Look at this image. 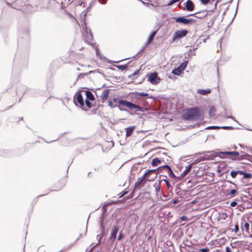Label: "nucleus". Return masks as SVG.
<instances>
[{
  "label": "nucleus",
  "mask_w": 252,
  "mask_h": 252,
  "mask_svg": "<svg viewBox=\"0 0 252 252\" xmlns=\"http://www.w3.org/2000/svg\"><path fill=\"white\" fill-rule=\"evenodd\" d=\"M238 194V189H232L228 191L227 190V195L229 196V198L233 197Z\"/></svg>",
  "instance_id": "25"
},
{
  "label": "nucleus",
  "mask_w": 252,
  "mask_h": 252,
  "mask_svg": "<svg viewBox=\"0 0 252 252\" xmlns=\"http://www.w3.org/2000/svg\"><path fill=\"white\" fill-rule=\"evenodd\" d=\"M122 106H123L117 105V107H118L119 109L121 111H126V112L128 113L129 114H130V115H139L138 113L131 112L127 109L125 108Z\"/></svg>",
  "instance_id": "26"
},
{
  "label": "nucleus",
  "mask_w": 252,
  "mask_h": 252,
  "mask_svg": "<svg viewBox=\"0 0 252 252\" xmlns=\"http://www.w3.org/2000/svg\"><path fill=\"white\" fill-rule=\"evenodd\" d=\"M163 167L164 168H166V169L167 170V175L170 179L176 178L177 176L174 174L171 167L168 164H164Z\"/></svg>",
  "instance_id": "16"
},
{
  "label": "nucleus",
  "mask_w": 252,
  "mask_h": 252,
  "mask_svg": "<svg viewBox=\"0 0 252 252\" xmlns=\"http://www.w3.org/2000/svg\"><path fill=\"white\" fill-rule=\"evenodd\" d=\"M141 183V182L137 180V181L134 184V189L137 191L138 189L139 188V186Z\"/></svg>",
  "instance_id": "58"
},
{
  "label": "nucleus",
  "mask_w": 252,
  "mask_h": 252,
  "mask_svg": "<svg viewBox=\"0 0 252 252\" xmlns=\"http://www.w3.org/2000/svg\"><path fill=\"white\" fill-rule=\"evenodd\" d=\"M147 176H148L147 178L146 179H145V181H148V182L152 181L156 179V178L157 176V174L156 173V175L154 176L151 177L150 179H149V178H150V174H148L147 175Z\"/></svg>",
  "instance_id": "52"
},
{
  "label": "nucleus",
  "mask_w": 252,
  "mask_h": 252,
  "mask_svg": "<svg viewBox=\"0 0 252 252\" xmlns=\"http://www.w3.org/2000/svg\"><path fill=\"white\" fill-rule=\"evenodd\" d=\"M128 96L131 98H136L139 99L142 98L143 96H146L147 98H150L152 99H155L156 97L153 95H150L148 93L144 92H138L137 91H135L133 92H131L128 94Z\"/></svg>",
  "instance_id": "8"
},
{
  "label": "nucleus",
  "mask_w": 252,
  "mask_h": 252,
  "mask_svg": "<svg viewBox=\"0 0 252 252\" xmlns=\"http://www.w3.org/2000/svg\"><path fill=\"white\" fill-rule=\"evenodd\" d=\"M249 227H250V224H249V223H248L247 222H245L244 224V225H243V222H242L241 229H242V231H244V228H245L246 231L247 232H248V231L249 230Z\"/></svg>",
  "instance_id": "41"
},
{
  "label": "nucleus",
  "mask_w": 252,
  "mask_h": 252,
  "mask_svg": "<svg viewBox=\"0 0 252 252\" xmlns=\"http://www.w3.org/2000/svg\"><path fill=\"white\" fill-rule=\"evenodd\" d=\"M145 46H143L142 47V48L140 50V51L136 55H135L134 56H133V57H132L131 58H128L130 59V58H135L136 56H137L141 52H144V50H145Z\"/></svg>",
  "instance_id": "61"
},
{
  "label": "nucleus",
  "mask_w": 252,
  "mask_h": 252,
  "mask_svg": "<svg viewBox=\"0 0 252 252\" xmlns=\"http://www.w3.org/2000/svg\"><path fill=\"white\" fill-rule=\"evenodd\" d=\"M160 26H159L157 28V29L156 30L153 31L150 34V35L148 36V38L150 39L151 40L152 39L153 37L155 36V35L158 32V31L160 29Z\"/></svg>",
  "instance_id": "38"
},
{
  "label": "nucleus",
  "mask_w": 252,
  "mask_h": 252,
  "mask_svg": "<svg viewBox=\"0 0 252 252\" xmlns=\"http://www.w3.org/2000/svg\"><path fill=\"white\" fill-rule=\"evenodd\" d=\"M242 170H232L230 173V175L232 178H235L238 175H241Z\"/></svg>",
  "instance_id": "27"
},
{
  "label": "nucleus",
  "mask_w": 252,
  "mask_h": 252,
  "mask_svg": "<svg viewBox=\"0 0 252 252\" xmlns=\"http://www.w3.org/2000/svg\"><path fill=\"white\" fill-rule=\"evenodd\" d=\"M129 109V111L131 112H132L133 110H135L136 113V111H140V112H145L146 111V108L141 107V106L135 104V103L131 102L130 103V104L129 105V107L128 108Z\"/></svg>",
  "instance_id": "14"
},
{
  "label": "nucleus",
  "mask_w": 252,
  "mask_h": 252,
  "mask_svg": "<svg viewBox=\"0 0 252 252\" xmlns=\"http://www.w3.org/2000/svg\"><path fill=\"white\" fill-rule=\"evenodd\" d=\"M201 4L207 5L210 2V0H199Z\"/></svg>",
  "instance_id": "63"
},
{
  "label": "nucleus",
  "mask_w": 252,
  "mask_h": 252,
  "mask_svg": "<svg viewBox=\"0 0 252 252\" xmlns=\"http://www.w3.org/2000/svg\"><path fill=\"white\" fill-rule=\"evenodd\" d=\"M160 183L157 184V183H156L153 186L155 188V191L157 194L160 190Z\"/></svg>",
  "instance_id": "45"
},
{
  "label": "nucleus",
  "mask_w": 252,
  "mask_h": 252,
  "mask_svg": "<svg viewBox=\"0 0 252 252\" xmlns=\"http://www.w3.org/2000/svg\"><path fill=\"white\" fill-rule=\"evenodd\" d=\"M136 191V190H135V189H133L129 195L124 197V198H123V200L124 201H126L128 199L132 198L133 197H134Z\"/></svg>",
  "instance_id": "36"
},
{
  "label": "nucleus",
  "mask_w": 252,
  "mask_h": 252,
  "mask_svg": "<svg viewBox=\"0 0 252 252\" xmlns=\"http://www.w3.org/2000/svg\"><path fill=\"white\" fill-rule=\"evenodd\" d=\"M136 126H131L127 127H126L125 129L126 132V137L131 136L134 130H135Z\"/></svg>",
  "instance_id": "19"
},
{
  "label": "nucleus",
  "mask_w": 252,
  "mask_h": 252,
  "mask_svg": "<svg viewBox=\"0 0 252 252\" xmlns=\"http://www.w3.org/2000/svg\"><path fill=\"white\" fill-rule=\"evenodd\" d=\"M107 203L104 204V205L102 207V213L100 214L99 217V219H107V216L108 215L107 210V208L105 207V205H107Z\"/></svg>",
  "instance_id": "20"
},
{
  "label": "nucleus",
  "mask_w": 252,
  "mask_h": 252,
  "mask_svg": "<svg viewBox=\"0 0 252 252\" xmlns=\"http://www.w3.org/2000/svg\"><path fill=\"white\" fill-rule=\"evenodd\" d=\"M217 4V3L216 2L215 4L214 7L212 9H211L209 10H204L200 11L195 12L194 13H192V14H189L188 15V16H194L195 18H198V19H202L203 18H205L206 16H207V15H208V12L214 11V9L216 7Z\"/></svg>",
  "instance_id": "10"
},
{
  "label": "nucleus",
  "mask_w": 252,
  "mask_h": 252,
  "mask_svg": "<svg viewBox=\"0 0 252 252\" xmlns=\"http://www.w3.org/2000/svg\"><path fill=\"white\" fill-rule=\"evenodd\" d=\"M95 72H99V73H101L100 71H99V69H97L96 70H90L89 71V72H86V73H81V75H84V76H88V75H90L92 73H94Z\"/></svg>",
  "instance_id": "43"
},
{
  "label": "nucleus",
  "mask_w": 252,
  "mask_h": 252,
  "mask_svg": "<svg viewBox=\"0 0 252 252\" xmlns=\"http://www.w3.org/2000/svg\"><path fill=\"white\" fill-rule=\"evenodd\" d=\"M240 153L242 154L240 155V154H239V156H236V157L230 158L231 159L233 160H243V159H247V158H251V157H250V155L247 154V153H245L242 151H241Z\"/></svg>",
  "instance_id": "15"
},
{
  "label": "nucleus",
  "mask_w": 252,
  "mask_h": 252,
  "mask_svg": "<svg viewBox=\"0 0 252 252\" xmlns=\"http://www.w3.org/2000/svg\"><path fill=\"white\" fill-rule=\"evenodd\" d=\"M128 191L126 189H125L122 192H121L119 194V198H121L124 196L125 195H126L128 193Z\"/></svg>",
  "instance_id": "48"
},
{
  "label": "nucleus",
  "mask_w": 252,
  "mask_h": 252,
  "mask_svg": "<svg viewBox=\"0 0 252 252\" xmlns=\"http://www.w3.org/2000/svg\"><path fill=\"white\" fill-rule=\"evenodd\" d=\"M192 167V164H189L188 166H186V168L183 173L181 174V176L182 177H184L190 171Z\"/></svg>",
  "instance_id": "35"
},
{
  "label": "nucleus",
  "mask_w": 252,
  "mask_h": 252,
  "mask_svg": "<svg viewBox=\"0 0 252 252\" xmlns=\"http://www.w3.org/2000/svg\"><path fill=\"white\" fill-rule=\"evenodd\" d=\"M129 58H126V59H123V60H120V61H111V60H110L109 59H108L107 58H106V59L105 60V62L107 63H119L123 61H124V60H127Z\"/></svg>",
  "instance_id": "46"
},
{
  "label": "nucleus",
  "mask_w": 252,
  "mask_h": 252,
  "mask_svg": "<svg viewBox=\"0 0 252 252\" xmlns=\"http://www.w3.org/2000/svg\"><path fill=\"white\" fill-rule=\"evenodd\" d=\"M225 117H226V118H228V119H232V120H233L234 122H235L236 123H237L239 125H240V126H242V125H241V124L238 122V121H237V120L235 119V118H234L233 116H231V115H227L225 116Z\"/></svg>",
  "instance_id": "55"
},
{
  "label": "nucleus",
  "mask_w": 252,
  "mask_h": 252,
  "mask_svg": "<svg viewBox=\"0 0 252 252\" xmlns=\"http://www.w3.org/2000/svg\"><path fill=\"white\" fill-rule=\"evenodd\" d=\"M238 201H239V199H235V200L232 201L230 203V206L231 207H235L238 204V202H237Z\"/></svg>",
  "instance_id": "57"
},
{
  "label": "nucleus",
  "mask_w": 252,
  "mask_h": 252,
  "mask_svg": "<svg viewBox=\"0 0 252 252\" xmlns=\"http://www.w3.org/2000/svg\"><path fill=\"white\" fill-rule=\"evenodd\" d=\"M188 63V61L186 60L182 63L177 67H175L172 70V73L173 75L179 76L186 69L187 64Z\"/></svg>",
  "instance_id": "11"
},
{
  "label": "nucleus",
  "mask_w": 252,
  "mask_h": 252,
  "mask_svg": "<svg viewBox=\"0 0 252 252\" xmlns=\"http://www.w3.org/2000/svg\"><path fill=\"white\" fill-rule=\"evenodd\" d=\"M99 227H109L108 225V222L107 219H99Z\"/></svg>",
  "instance_id": "32"
},
{
  "label": "nucleus",
  "mask_w": 252,
  "mask_h": 252,
  "mask_svg": "<svg viewBox=\"0 0 252 252\" xmlns=\"http://www.w3.org/2000/svg\"><path fill=\"white\" fill-rule=\"evenodd\" d=\"M147 175H148L147 174V173L145 172L144 173V174L143 175V176H142L141 177L138 178V180L140 181L142 183L143 181H144V180H145V179H146L145 178Z\"/></svg>",
  "instance_id": "59"
},
{
  "label": "nucleus",
  "mask_w": 252,
  "mask_h": 252,
  "mask_svg": "<svg viewBox=\"0 0 252 252\" xmlns=\"http://www.w3.org/2000/svg\"><path fill=\"white\" fill-rule=\"evenodd\" d=\"M18 46L19 48H24L27 51L29 49L30 36V31L27 28L20 29L18 32Z\"/></svg>",
  "instance_id": "4"
},
{
  "label": "nucleus",
  "mask_w": 252,
  "mask_h": 252,
  "mask_svg": "<svg viewBox=\"0 0 252 252\" xmlns=\"http://www.w3.org/2000/svg\"><path fill=\"white\" fill-rule=\"evenodd\" d=\"M243 243V241H236V242H233V243H230V246L232 248H234L236 247V244H239V245H242Z\"/></svg>",
  "instance_id": "47"
},
{
  "label": "nucleus",
  "mask_w": 252,
  "mask_h": 252,
  "mask_svg": "<svg viewBox=\"0 0 252 252\" xmlns=\"http://www.w3.org/2000/svg\"><path fill=\"white\" fill-rule=\"evenodd\" d=\"M65 184H66L65 180H64V179H63L60 180L59 181V182H58L59 189H57L51 190L50 191H57V190H59L60 189H62L65 186Z\"/></svg>",
  "instance_id": "31"
},
{
  "label": "nucleus",
  "mask_w": 252,
  "mask_h": 252,
  "mask_svg": "<svg viewBox=\"0 0 252 252\" xmlns=\"http://www.w3.org/2000/svg\"><path fill=\"white\" fill-rule=\"evenodd\" d=\"M110 91V89H105L103 90L102 94L101 95V98L102 99V102H104V101L107 99L108 97V95Z\"/></svg>",
  "instance_id": "21"
},
{
  "label": "nucleus",
  "mask_w": 252,
  "mask_h": 252,
  "mask_svg": "<svg viewBox=\"0 0 252 252\" xmlns=\"http://www.w3.org/2000/svg\"><path fill=\"white\" fill-rule=\"evenodd\" d=\"M161 181H162V182L163 181L165 182L169 191L172 192L173 188L171 185L169 180L167 178H163V179H161Z\"/></svg>",
  "instance_id": "24"
},
{
  "label": "nucleus",
  "mask_w": 252,
  "mask_h": 252,
  "mask_svg": "<svg viewBox=\"0 0 252 252\" xmlns=\"http://www.w3.org/2000/svg\"><path fill=\"white\" fill-rule=\"evenodd\" d=\"M92 46L93 47V48L95 49V54H96V56L97 57L99 54H100V52L99 51V49L97 47H95L94 46Z\"/></svg>",
  "instance_id": "64"
},
{
  "label": "nucleus",
  "mask_w": 252,
  "mask_h": 252,
  "mask_svg": "<svg viewBox=\"0 0 252 252\" xmlns=\"http://www.w3.org/2000/svg\"><path fill=\"white\" fill-rule=\"evenodd\" d=\"M204 117V111L197 106L187 108L181 115L182 119L186 121H202Z\"/></svg>",
  "instance_id": "2"
},
{
  "label": "nucleus",
  "mask_w": 252,
  "mask_h": 252,
  "mask_svg": "<svg viewBox=\"0 0 252 252\" xmlns=\"http://www.w3.org/2000/svg\"><path fill=\"white\" fill-rule=\"evenodd\" d=\"M216 111V108L214 106H212L210 107L209 111V115L210 117H213L215 115V112Z\"/></svg>",
  "instance_id": "37"
},
{
  "label": "nucleus",
  "mask_w": 252,
  "mask_h": 252,
  "mask_svg": "<svg viewBox=\"0 0 252 252\" xmlns=\"http://www.w3.org/2000/svg\"><path fill=\"white\" fill-rule=\"evenodd\" d=\"M184 5L188 11H192L195 9V4L191 0H187L184 3Z\"/></svg>",
  "instance_id": "13"
},
{
  "label": "nucleus",
  "mask_w": 252,
  "mask_h": 252,
  "mask_svg": "<svg viewBox=\"0 0 252 252\" xmlns=\"http://www.w3.org/2000/svg\"><path fill=\"white\" fill-rule=\"evenodd\" d=\"M91 101V100H90L85 99V102H84V103H85L87 107L88 108H90L93 107V104L90 102Z\"/></svg>",
  "instance_id": "54"
},
{
  "label": "nucleus",
  "mask_w": 252,
  "mask_h": 252,
  "mask_svg": "<svg viewBox=\"0 0 252 252\" xmlns=\"http://www.w3.org/2000/svg\"><path fill=\"white\" fill-rule=\"evenodd\" d=\"M99 229L100 231V234H102L104 236H107L109 230V227H102L101 226V227H99Z\"/></svg>",
  "instance_id": "30"
},
{
  "label": "nucleus",
  "mask_w": 252,
  "mask_h": 252,
  "mask_svg": "<svg viewBox=\"0 0 252 252\" xmlns=\"http://www.w3.org/2000/svg\"><path fill=\"white\" fill-rule=\"evenodd\" d=\"M140 68L139 69H137L136 70H135L133 73L129 75L128 76V78L130 79L131 80H133L135 78H136L137 77V75L139 74L140 71Z\"/></svg>",
  "instance_id": "34"
},
{
  "label": "nucleus",
  "mask_w": 252,
  "mask_h": 252,
  "mask_svg": "<svg viewBox=\"0 0 252 252\" xmlns=\"http://www.w3.org/2000/svg\"><path fill=\"white\" fill-rule=\"evenodd\" d=\"M241 175L243 176V177L241 178V181L244 179H252V174L251 173L247 172L244 170H242V172L241 173Z\"/></svg>",
  "instance_id": "23"
},
{
  "label": "nucleus",
  "mask_w": 252,
  "mask_h": 252,
  "mask_svg": "<svg viewBox=\"0 0 252 252\" xmlns=\"http://www.w3.org/2000/svg\"><path fill=\"white\" fill-rule=\"evenodd\" d=\"M231 130L234 129H240L239 127H234L232 126H220V129Z\"/></svg>",
  "instance_id": "44"
},
{
  "label": "nucleus",
  "mask_w": 252,
  "mask_h": 252,
  "mask_svg": "<svg viewBox=\"0 0 252 252\" xmlns=\"http://www.w3.org/2000/svg\"><path fill=\"white\" fill-rule=\"evenodd\" d=\"M73 102L76 106L78 105V103L79 104L83 110L85 111L88 110L87 109L82 107L83 106H84V101L83 95L79 91H77L74 95Z\"/></svg>",
  "instance_id": "7"
},
{
  "label": "nucleus",
  "mask_w": 252,
  "mask_h": 252,
  "mask_svg": "<svg viewBox=\"0 0 252 252\" xmlns=\"http://www.w3.org/2000/svg\"><path fill=\"white\" fill-rule=\"evenodd\" d=\"M220 129V126H207L205 128V129Z\"/></svg>",
  "instance_id": "50"
},
{
  "label": "nucleus",
  "mask_w": 252,
  "mask_h": 252,
  "mask_svg": "<svg viewBox=\"0 0 252 252\" xmlns=\"http://www.w3.org/2000/svg\"><path fill=\"white\" fill-rule=\"evenodd\" d=\"M196 155H203L199 157L198 160L199 161H204L205 160H213L216 157H219L221 159H224L228 158V156L231 155L233 157L239 156V152L237 151H224L220 152V149H217L215 150L205 151L198 152Z\"/></svg>",
  "instance_id": "1"
},
{
  "label": "nucleus",
  "mask_w": 252,
  "mask_h": 252,
  "mask_svg": "<svg viewBox=\"0 0 252 252\" xmlns=\"http://www.w3.org/2000/svg\"><path fill=\"white\" fill-rule=\"evenodd\" d=\"M130 103V101H127L125 99H121L119 105L125 106L129 108Z\"/></svg>",
  "instance_id": "28"
},
{
  "label": "nucleus",
  "mask_w": 252,
  "mask_h": 252,
  "mask_svg": "<svg viewBox=\"0 0 252 252\" xmlns=\"http://www.w3.org/2000/svg\"><path fill=\"white\" fill-rule=\"evenodd\" d=\"M108 105L111 108H115V107H117V105L115 104V103H114L113 101V100L112 101V100H109L108 101Z\"/></svg>",
  "instance_id": "56"
},
{
  "label": "nucleus",
  "mask_w": 252,
  "mask_h": 252,
  "mask_svg": "<svg viewBox=\"0 0 252 252\" xmlns=\"http://www.w3.org/2000/svg\"><path fill=\"white\" fill-rule=\"evenodd\" d=\"M131 61L128 62L127 63L125 64H122V65H114L116 67L118 68L119 69L121 70H127L128 68V64L131 63Z\"/></svg>",
  "instance_id": "29"
},
{
  "label": "nucleus",
  "mask_w": 252,
  "mask_h": 252,
  "mask_svg": "<svg viewBox=\"0 0 252 252\" xmlns=\"http://www.w3.org/2000/svg\"><path fill=\"white\" fill-rule=\"evenodd\" d=\"M164 167V165L160 166H159L156 169H152L146 170L145 171V172H146V173H147V175L150 174L151 173H156V172H157V171L158 172V170L159 169H161L162 168H164V167Z\"/></svg>",
  "instance_id": "33"
},
{
  "label": "nucleus",
  "mask_w": 252,
  "mask_h": 252,
  "mask_svg": "<svg viewBox=\"0 0 252 252\" xmlns=\"http://www.w3.org/2000/svg\"><path fill=\"white\" fill-rule=\"evenodd\" d=\"M84 91L85 92V95L86 96V98L85 99L90 100L92 101L95 100L94 95L90 90H88Z\"/></svg>",
  "instance_id": "22"
},
{
  "label": "nucleus",
  "mask_w": 252,
  "mask_h": 252,
  "mask_svg": "<svg viewBox=\"0 0 252 252\" xmlns=\"http://www.w3.org/2000/svg\"><path fill=\"white\" fill-rule=\"evenodd\" d=\"M162 162H164L162 158H155L152 160L151 165L153 167H156L161 164Z\"/></svg>",
  "instance_id": "18"
},
{
  "label": "nucleus",
  "mask_w": 252,
  "mask_h": 252,
  "mask_svg": "<svg viewBox=\"0 0 252 252\" xmlns=\"http://www.w3.org/2000/svg\"><path fill=\"white\" fill-rule=\"evenodd\" d=\"M120 226L117 224L114 225L112 228L110 233V236L109 237V240L111 242V243H114L116 241L117 238V235Z\"/></svg>",
  "instance_id": "12"
},
{
  "label": "nucleus",
  "mask_w": 252,
  "mask_h": 252,
  "mask_svg": "<svg viewBox=\"0 0 252 252\" xmlns=\"http://www.w3.org/2000/svg\"><path fill=\"white\" fill-rule=\"evenodd\" d=\"M172 19L174 20L177 23L183 24L186 26H189L195 24L197 20L193 18H188L185 16H180L178 17H172Z\"/></svg>",
  "instance_id": "5"
},
{
  "label": "nucleus",
  "mask_w": 252,
  "mask_h": 252,
  "mask_svg": "<svg viewBox=\"0 0 252 252\" xmlns=\"http://www.w3.org/2000/svg\"><path fill=\"white\" fill-rule=\"evenodd\" d=\"M229 230H230L231 232L234 231V232L235 233H237L239 231V225H238V223H237L235 225V229H234V230L232 229V228H229Z\"/></svg>",
  "instance_id": "49"
},
{
  "label": "nucleus",
  "mask_w": 252,
  "mask_h": 252,
  "mask_svg": "<svg viewBox=\"0 0 252 252\" xmlns=\"http://www.w3.org/2000/svg\"><path fill=\"white\" fill-rule=\"evenodd\" d=\"M121 100V98H119L118 97H114L113 99V101L114 102V103H115V104H118L119 105L120 104V101Z\"/></svg>",
  "instance_id": "60"
},
{
  "label": "nucleus",
  "mask_w": 252,
  "mask_h": 252,
  "mask_svg": "<svg viewBox=\"0 0 252 252\" xmlns=\"http://www.w3.org/2000/svg\"><path fill=\"white\" fill-rule=\"evenodd\" d=\"M200 252H209L210 249L208 247L201 248L199 250Z\"/></svg>",
  "instance_id": "62"
},
{
  "label": "nucleus",
  "mask_w": 252,
  "mask_h": 252,
  "mask_svg": "<svg viewBox=\"0 0 252 252\" xmlns=\"http://www.w3.org/2000/svg\"><path fill=\"white\" fill-rule=\"evenodd\" d=\"M91 8V7L88 6L87 8L82 12L80 16L82 25V29L83 30V35L84 36V41L86 43H88L89 41H92L94 39L91 30L88 28L86 21L88 12Z\"/></svg>",
  "instance_id": "3"
},
{
  "label": "nucleus",
  "mask_w": 252,
  "mask_h": 252,
  "mask_svg": "<svg viewBox=\"0 0 252 252\" xmlns=\"http://www.w3.org/2000/svg\"><path fill=\"white\" fill-rule=\"evenodd\" d=\"M211 91L210 89H199L197 92L202 95H205L208 93H211Z\"/></svg>",
  "instance_id": "39"
},
{
  "label": "nucleus",
  "mask_w": 252,
  "mask_h": 252,
  "mask_svg": "<svg viewBox=\"0 0 252 252\" xmlns=\"http://www.w3.org/2000/svg\"><path fill=\"white\" fill-rule=\"evenodd\" d=\"M215 20H216V17L214 16L212 18V19L210 20V22L207 23V28H208V29H210L212 27V26L214 24Z\"/></svg>",
  "instance_id": "42"
},
{
  "label": "nucleus",
  "mask_w": 252,
  "mask_h": 252,
  "mask_svg": "<svg viewBox=\"0 0 252 252\" xmlns=\"http://www.w3.org/2000/svg\"><path fill=\"white\" fill-rule=\"evenodd\" d=\"M178 180H179V177L177 176L176 178L170 179L169 180V181H170V182H171V183H172L171 185L173 186L175 185V184L177 182Z\"/></svg>",
  "instance_id": "53"
},
{
  "label": "nucleus",
  "mask_w": 252,
  "mask_h": 252,
  "mask_svg": "<svg viewBox=\"0 0 252 252\" xmlns=\"http://www.w3.org/2000/svg\"><path fill=\"white\" fill-rule=\"evenodd\" d=\"M124 233L122 232V231H121L120 232H119L118 236L117 237V241H121L124 238Z\"/></svg>",
  "instance_id": "51"
},
{
  "label": "nucleus",
  "mask_w": 252,
  "mask_h": 252,
  "mask_svg": "<svg viewBox=\"0 0 252 252\" xmlns=\"http://www.w3.org/2000/svg\"><path fill=\"white\" fill-rule=\"evenodd\" d=\"M147 76L148 81L153 85H158L160 82L161 79L158 76L157 71L149 72L147 74Z\"/></svg>",
  "instance_id": "6"
},
{
  "label": "nucleus",
  "mask_w": 252,
  "mask_h": 252,
  "mask_svg": "<svg viewBox=\"0 0 252 252\" xmlns=\"http://www.w3.org/2000/svg\"><path fill=\"white\" fill-rule=\"evenodd\" d=\"M107 236H104L102 234H99L96 236V239L98 243H96L92 248L98 246L99 244L102 243L103 245L105 244L106 241V238Z\"/></svg>",
  "instance_id": "17"
},
{
  "label": "nucleus",
  "mask_w": 252,
  "mask_h": 252,
  "mask_svg": "<svg viewBox=\"0 0 252 252\" xmlns=\"http://www.w3.org/2000/svg\"><path fill=\"white\" fill-rule=\"evenodd\" d=\"M188 33L189 31L186 29L177 30L175 32L173 35L172 41L173 42L177 41L181 38L185 37Z\"/></svg>",
  "instance_id": "9"
},
{
  "label": "nucleus",
  "mask_w": 252,
  "mask_h": 252,
  "mask_svg": "<svg viewBox=\"0 0 252 252\" xmlns=\"http://www.w3.org/2000/svg\"><path fill=\"white\" fill-rule=\"evenodd\" d=\"M20 90L23 92V94H24L26 93L27 90H28V88L25 86L21 85L19 88L17 90L16 93L18 94Z\"/></svg>",
  "instance_id": "40"
}]
</instances>
